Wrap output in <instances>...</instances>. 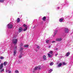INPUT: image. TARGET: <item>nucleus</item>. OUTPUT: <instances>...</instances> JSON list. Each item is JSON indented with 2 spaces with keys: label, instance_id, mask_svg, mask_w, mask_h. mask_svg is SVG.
I'll return each mask as SVG.
<instances>
[{
  "label": "nucleus",
  "instance_id": "nucleus-24",
  "mask_svg": "<svg viewBox=\"0 0 73 73\" xmlns=\"http://www.w3.org/2000/svg\"><path fill=\"white\" fill-rule=\"evenodd\" d=\"M17 22L19 23V22H20V18H18L17 19Z\"/></svg>",
  "mask_w": 73,
  "mask_h": 73
},
{
  "label": "nucleus",
  "instance_id": "nucleus-15",
  "mask_svg": "<svg viewBox=\"0 0 73 73\" xmlns=\"http://www.w3.org/2000/svg\"><path fill=\"white\" fill-rule=\"evenodd\" d=\"M46 17H44L43 18V20L44 21H45V19H46Z\"/></svg>",
  "mask_w": 73,
  "mask_h": 73
},
{
  "label": "nucleus",
  "instance_id": "nucleus-8",
  "mask_svg": "<svg viewBox=\"0 0 73 73\" xmlns=\"http://www.w3.org/2000/svg\"><path fill=\"white\" fill-rule=\"evenodd\" d=\"M43 58L44 60H46V56L44 55L43 56Z\"/></svg>",
  "mask_w": 73,
  "mask_h": 73
},
{
  "label": "nucleus",
  "instance_id": "nucleus-42",
  "mask_svg": "<svg viewBox=\"0 0 73 73\" xmlns=\"http://www.w3.org/2000/svg\"><path fill=\"white\" fill-rule=\"evenodd\" d=\"M14 38H15V36H14Z\"/></svg>",
  "mask_w": 73,
  "mask_h": 73
},
{
  "label": "nucleus",
  "instance_id": "nucleus-4",
  "mask_svg": "<svg viewBox=\"0 0 73 73\" xmlns=\"http://www.w3.org/2000/svg\"><path fill=\"white\" fill-rule=\"evenodd\" d=\"M62 38H57L56 39V41H62Z\"/></svg>",
  "mask_w": 73,
  "mask_h": 73
},
{
  "label": "nucleus",
  "instance_id": "nucleus-12",
  "mask_svg": "<svg viewBox=\"0 0 73 73\" xmlns=\"http://www.w3.org/2000/svg\"><path fill=\"white\" fill-rule=\"evenodd\" d=\"M62 64L63 65H67V63H66L65 62H63Z\"/></svg>",
  "mask_w": 73,
  "mask_h": 73
},
{
  "label": "nucleus",
  "instance_id": "nucleus-20",
  "mask_svg": "<svg viewBox=\"0 0 73 73\" xmlns=\"http://www.w3.org/2000/svg\"><path fill=\"white\" fill-rule=\"evenodd\" d=\"M48 56L49 57H52V55H50V54L49 53L48 54Z\"/></svg>",
  "mask_w": 73,
  "mask_h": 73
},
{
  "label": "nucleus",
  "instance_id": "nucleus-35",
  "mask_svg": "<svg viewBox=\"0 0 73 73\" xmlns=\"http://www.w3.org/2000/svg\"><path fill=\"white\" fill-rule=\"evenodd\" d=\"M22 57V56H21V55H19V58H21V57Z\"/></svg>",
  "mask_w": 73,
  "mask_h": 73
},
{
  "label": "nucleus",
  "instance_id": "nucleus-5",
  "mask_svg": "<svg viewBox=\"0 0 73 73\" xmlns=\"http://www.w3.org/2000/svg\"><path fill=\"white\" fill-rule=\"evenodd\" d=\"M69 29H68L67 28H65L64 29V31L65 32V33H68L69 32Z\"/></svg>",
  "mask_w": 73,
  "mask_h": 73
},
{
  "label": "nucleus",
  "instance_id": "nucleus-21",
  "mask_svg": "<svg viewBox=\"0 0 73 73\" xmlns=\"http://www.w3.org/2000/svg\"><path fill=\"white\" fill-rule=\"evenodd\" d=\"M53 64H54L53 63V62H51V63H50V66H52V65H53Z\"/></svg>",
  "mask_w": 73,
  "mask_h": 73
},
{
  "label": "nucleus",
  "instance_id": "nucleus-6",
  "mask_svg": "<svg viewBox=\"0 0 73 73\" xmlns=\"http://www.w3.org/2000/svg\"><path fill=\"white\" fill-rule=\"evenodd\" d=\"M70 52H68L66 53V56L68 57V56H69L70 55Z\"/></svg>",
  "mask_w": 73,
  "mask_h": 73
},
{
  "label": "nucleus",
  "instance_id": "nucleus-32",
  "mask_svg": "<svg viewBox=\"0 0 73 73\" xmlns=\"http://www.w3.org/2000/svg\"><path fill=\"white\" fill-rule=\"evenodd\" d=\"M18 63H19V64H21V63H22L23 62L22 61H21V62H19V61H18Z\"/></svg>",
  "mask_w": 73,
  "mask_h": 73
},
{
  "label": "nucleus",
  "instance_id": "nucleus-19",
  "mask_svg": "<svg viewBox=\"0 0 73 73\" xmlns=\"http://www.w3.org/2000/svg\"><path fill=\"white\" fill-rule=\"evenodd\" d=\"M63 19L62 18H61V19H60V20H59V21H60V22H62V21H63Z\"/></svg>",
  "mask_w": 73,
  "mask_h": 73
},
{
  "label": "nucleus",
  "instance_id": "nucleus-26",
  "mask_svg": "<svg viewBox=\"0 0 73 73\" xmlns=\"http://www.w3.org/2000/svg\"><path fill=\"white\" fill-rule=\"evenodd\" d=\"M15 73H19V71H18V70H16L15 71Z\"/></svg>",
  "mask_w": 73,
  "mask_h": 73
},
{
  "label": "nucleus",
  "instance_id": "nucleus-3",
  "mask_svg": "<svg viewBox=\"0 0 73 73\" xmlns=\"http://www.w3.org/2000/svg\"><path fill=\"white\" fill-rule=\"evenodd\" d=\"M7 27L8 28H12V27H13V25L11 23H10L7 25Z\"/></svg>",
  "mask_w": 73,
  "mask_h": 73
},
{
  "label": "nucleus",
  "instance_id": "nucleus-28",
  "mask_svg": "<svg viewBox=\"0 0 73 73\" xmlns=\"http://www.w3.org/2000/svg\"><path fill=\"white\" fill-rule=\"evenodd\" d=\"M23 26H24L25 27H28V26H27V25H25V24H24L23 25Z\"/></svg>",
  "mask_w": 73,
  "mask_h": 73
},
{
  "label": "nucleus",
  "instance_id": "nucleus-23",
  "mask_svg": "<svg viewBox=\"0 0 73 73\" xmlns=\"http://www.w3.org/2000/svg\"><path fill=\"white\" fill-rule=\"evenodd\" d=\"M0 58L1 60H3V59H4V57L3 56H1L0 57Z\"/></svg>",
  "mask_w": 73,
  "mask_h": 73
},
{
  "label": "nucleus",
  "instance_id": "nucleus-7",
  "mask_svg": "<svg viewBox=\"0 0 73 73\" xmlns=\"http://www.w3.org/2000/svg\"><path fill=\"white\" fill-rule=\"evenodd\" d=\"M3 67V63H2L0 66V69H1Z\"/></svg>",
  "mask_w": 73,
  "mask_h": 73
},
{
  "label": "nucleus",
  "instance_id": "nucleus-27",
  "mask_svg": "<svg viewBox=\"0 0 73 73\" xmlns=\"http://www.w3.org/2000/svg\"><path fill=\"white\" fill-rule=\"evenodd\" d=\"M37 69H38L37 67H36L34 69L35 70H37Z\"/></svg>",
  "mask_w": 73,
  "mask_h": 73
},
{
  "label": "nucleus",
  "instance_id": "nucleus-33",
  "mask_svg": "<svg viewBox=\"0 0 73 73\" xmlns=\"http://www.w3.org/2000/svg\"><path fill=\"white\" fill-rule=\"evenodd\" d=\"M23 48H21L20 49L21 51H22L23 50Z\"/></svg>",
  "mask_w": 73,
  "mask_h": 73
},
{
  "label": "nucleus",
  "instance_id": "nucleus-11",
  "mask_svg": "<svg viewBox=\"0 0 73 73\" xmlns=\"http://www.w3.org/2000/svg\"><path fill=\"white\" fill-rule=\"evenodd\" d=\"M29 46L27 44L25 45L24 46V47L25 48H28Z\"/></svg>",
  "mask_w": 73,
  "mask_h": 73
},
{
  "label": "nucleus",
  "instance_id": "nucleus-10",
  "mask_svg": "<svg viewBox=\"0 0 73 73\" xmlns=\"http://www.w3.org/2000/svg\"><path fill=\"white\" fill-rule=\"evenodd\" d=\"M22 28L20 27L19 29V32H22Z\"/></svg>",
  "mask_w": 73,
  "mask_h": 73
},
{
  "label": "nucleus",
  "instance_id": "nucleus-38",
  "mask_svg": "<svg viewBox=\"0 0 73 73\" xmlns=\"http://www.w3.org/2000/svg\"><path fill=\"white\" fill-rule=\"evenodd\" d=\"M55 50H58V48H56V49H55Z\"/></svg>",
  "mask_w": 73,
  "mask_h": 73
},
{
  "label": "nucleus",
  "instance_id": "nucleus-13",
  "mask_svg": "<svg viewBox=\"0 0 73 73\" xmlns=\"http://www.w3.org/2000/svg\"><path fill=\"white\" fill-rule=\"evenodd\" d=\"M52 71H53V70H52V69H50L48 72L49 73H51Z\"/></svg>",
  "mask_w": 73,
  "mask_h": 73
},
{
  "label": "nucleus",
  "instance_id": "nucleus-34",
  "mask_svg": "<svg viewBox=\"0 0 73 73\" xmlns=\"http://www.w3.org/2000/svg\"><path fill=\"white\" fill-rule=\"evenodd\" d=\"M37 48L38 49H39L40 48V46H37Z\"/></svg>",
  "mask_w": 73,
  "mask_h": 73
},
{
  "label": "nucleus",
  "instance_id": "nucleus-18",
  "mask_svg": "<svg viewBox=\"0 0 73 73\" xmlns=\"http://www.w3.org/2000/svg\"><path fill=\"white\" fill-rule=\"evenodd\" d=\"M37 67L38 69H41V66H39Z\"/></svg>",
  "mask_w": 73,
  "mask_h": 73
},
{
  "label": "nucleus",
  "instance_id": "nucleus-9",
  "mask_svg": "<svg viewBox=\"0 0 73 73\" xmlns=\"http://www.w3.org/2000/svg\"><path fill=\"white\" fill-rule=\"evenodd\" d=\"M57 30H55V31L54 33V36H55L56 34H57Z\"/></svg>",
  "mask_w": 73,
  "mask_h": 73
},
{
  "label": "nucleus",
  "instance_id": "nucleus-36",
  "mask_svg": "<svg viewBox=\"0 0 73 73\" xmlns=\"http://www.w3.org/2000/svg\"><path fill=\"white\" fill-rule=\"evenodd\" d=\"M4 71V69H2V70L1 71V72H3Z\"/></svg>",
  "mask_w": 73,
  "mask_h": 73
},
{
  "label": "nucleus",
  "instance_id": "nucleus-39",
  "mask_svg": "<svg viewBox=\"0 0 73 73\" xmlns=\"http://www.w3.org/2000/svg\"><path fill=\"white\" fill-rule=\"evenodd\" d=\"M21 46H23V43H21Z\"/></svg>",
  "mask_w": 73,
  "mask_h": 73
},
{
  "label": "nucleus",
  "instance_id": "nucleus-30",
  "mask_svg": "<svg viewBox=\"0 0 73 73\" xmlns=\"http://www.w3.org/2000/svg\"><path fill=\"white\" fill-rule=\"evenodd\" d=\"M4 0H0V2H1V3L4 2Z\"/></svg>",
  "mask_w": 73,
  "mask_h": 73
},
{
  "label": "nucleus",
  "instance_id": "nucleus-14",
  "mask_svg": "<svg viewBox=\"0 0 73 73\" xmlns=\"http://www.w3.org/2000/svg\"><path fill=\"white\" fill-rule=\"evenodd\" d=\"M61 65H62V64L61 63H60L58 65V67H60V66H61Z\"/></svg>",
  "mask_w": 73,
  "mask_h": 73
},
{
  "label": "nucleus",
  "instance_id": "nucleus-17",
  "mask_svg": "<svg viewBox=\"0 0 73 73\" xmlns=\"http://www.w3.org/2000/svg\"><path fill=\"white\" fill-rule=\"evenodd\" d=\"M27 28H28V27H25V28L24 29V31H27Z\"/></svg>",
  "mask_w": 73,
  "mask_h": 73
},
{
  "label": "nucleus",
  "instance_id": "nucleus-25",
  "mask_svg": "<svg viewBox=\"0 0 73 73\" xmlns=\"http://www.w3.org/2000/svg\"><path fill=\"white\" fill-rule=\"evenodd\" d=\"M49 41V40H47L46 41V43H48Z\"/></svg>",
  "mask_w": 73,
  "mask_h": 73
},
{
  "label": "nucleus",
  "instance_id": "nucleus-22",
  "mask_svg": "<svg viewBox=\"0 0 73 73\" xmlns=\"http://www.w3.org/2000/svg\"><path fill=\"white\" fill-rule=\"evenodd\" d=\"M7 62H4L3 64L5 66L6 65H7Z\"/></svg>",
  "mask_w": 73,
  "mask_h": 73
},
{
  "label": "nucleus",
  "instance_id": "nucleus-1",
  "mask_svg": "<svg viewBox=\"0 0 73 73\" xmlns=\"http://www.w3.org/2000/svg\"><path fill=\"white\" fill-rule=\"evenodd\" d=\"M17 42V39L15 38H14L13 40V42L14 44H16Z\"/></svg>",
  "mask_w": 73,
  "mask_h": 73
},
{
  "label": "nucleus",
  "instance_id": "nucleus-41",
  "mask_svg": "<svg viewBox=\"0 0 73 73\" xmlns=\"http://www.w3.org/2000/svg\"><path fill=\"white\" fill-rule=\"evenodd\" d=\"M1 62V60H0V62Z\"/></svg>",
  "mask_w": 73,
  "mask_h": 73
},
{
  "label": "nucleus",
  "instance_id": "nucleus-2",
  "mask_svg": "<svg viewBox=\"0 0 73 73\" xmlns=\"http://www.w3.org/2000/svg\"><path fill=\"white\" fill-rule=\"evenodd\" d=\"M13 50L14 51V56H15V54H16V50H17V47L15 46Z\"/></svg>",
  "mask_w": 73,
  "mask_h": 73
},
{
  "label": "nucleus",
  "instance_id": "nucleus-40",
  "mask_svg": "<svg viewBox=\"0 0 73 73\" xmlns=\"http://www.w3.org/2000/svg\"><path fill=\"white\" fill-rule=\"evenodd\" d=\"M57 55H58V54H56L55 56H57Z\"/></svg>",
  "mask_w": 73,
  "mask_h": 73
},
{
  "label": "nucleus",
  "instance_id": "nucleus-16",
  "mask_svg": "<svg viewBox=\"0 0 73 73\" xmlns=\"http://www.w3.org/2000/svg\"><path fill=\"white\" fill-rule=\"evenodd\" d=\"M6 72H7L8 73H11V71L10 70H7L6 71Z\"/></svg>",
  "mask_w": 73,
  "mask_h": 73
},
{
  "label": "nucleus",
  "instance_id": "nucleus-37",
  "mask_svg": "<svg viewBox=\"0 0 73 73\" xmlns=\"http://www.w3.org/2000/svg\"><path fill=\"white\" fill-rule=\"evenodd\" d=\"M51 46L50 45L48 46V47L49 48H50L51 47Z\"/></svg>",
  "mask_w": 73,
  "mask_h": 73
},
{
  "label": "nucleus",
  "instance_id": "nucleus-31",
  "mask_svg": "<svg viewBox=\"0 0 73 73\" xmlns=\"http://www.w3.org/2000/svg\"><path fill=\"white\" fill-rule=\"evenodd\" d=\"M56 41H52V43H55V42H56Z\"/></svg>",
  "mask_w": 73,
  "mask_h": 73
},
{
  "label": "nucleus",
  "instance_id": "nucleus-29",
  "mask_svg": "<svg viewBox=\"0 0 73 73\" xmlns=\"http://www.w3.org/2000/svg\"><path fill=\"white\" fill-rule=\"evenodd\" d=\"M49 53L50 54H52L53 53V51H50Z\"/></svg>",
  "mask_w": 73,
  "mask_h": 73
}]
</instances>
